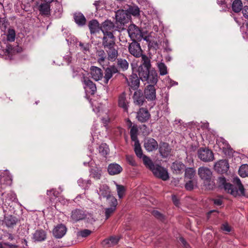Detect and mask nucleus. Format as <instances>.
Here are the masks:
<instances>
[{
  "instance_id": "obj_1",
  "label": "nucleus",
  "mask_w": 248,
  "mask_h": 248,
  "mask_svg": "<svg viewBox=\"0 0 248 248\" xmlns=\"http://www.w3.org/2000/svg\"><path fill=\"white\" fill-rule=\"evenodd\" d=\"M100 30L103 36L102 39V46L108 54L109 61H115L118 54V47L116 45V37L113 32L115 31H121L117 28V25L111 20L107 19L100 25Z\"/></svg>"
},
{
  "instance_id": "obj_2",
  "label": "nucleus",
  "mask_w": 248,
  "mask_h": 248,
  "mask_svg": "<svg viewBox=\"0 0 248 248\" xmlns=\"http://www.w3.org/2000/svg\"><path fill=\"white\" fill-rule=\"evenodd\" d=\"M137 71L142 81H147L149 84H156L157 82V73L154 68L152 67L150 58L146 55L142 56L141 63Z\"/></svg>"
},
{
  "instance_id": "obj_3",
  "label": "nucleus",
  "mask_w": 248,
  "mask_h": 248,
  "mask_svg": "<svg viewBox=\"0 0 248 248\" xmlns=\"http://www.w3.org/2000/svg\"><path fill=\"white\" fill-rule=\"evenodd\" d=\"M137 71L142 81H147L149 84H156L157 82V73L154 68L152 67L150 58L146 55L142 56L141 63Z\"/></svg>"
},
{
  "instance_id": "obj_4",
  "label": "nucleus",
  "mask_w": 248,
  "mask_h": 248,
  "mask_svg": "<svg viewBox=\"0 0 248 248\" xmlns=\"http://www.w3.org/2000/svg\"><path fill=\"white\" fill-rule=\"evenodd\" d=\"M234 185L227 183L226 178L223 176L218 177L217 180L218 187L224 189L227 193L234 197L245 196L246 189L240 179L238 177L234 179Z\"/></svg>"
},
{
  "instance_id": "obj_5",
  "label": "nucleus",
  "mask_w": 248,
  "mask_h": 248,
  "mask_svg": "<svg viewBox=\"0 0 248 248\" xmlns=\"http://www.w3.org/2000/svg\"><path fill=\"white\" fill-rule=\"evenodd\" d=\"M104 70V76L102 69L97 66H92L90 67V73L92 78L95 81L103 79V83L106 85L108 84L109 80L112 78L113 75L115 74H120V71L118 68L116 67L115 64L109 65L107 67H103Z\"/></svg>"
},
{
  "instance_id": "obj_6",
  "label": "nucleus",
  "mask_w": 248,
  "mask_h": 248,
  "mask_svg": "<svg viewBox=\"0 0 248 248\" xmlns=\"http://www.w3.org/2000/svg\"><path fill=\"white\" fill-rule=\"evenodd\" d=\"M127 13L124 10H118L115 12V24L121 31L125 29V25L131 21V16Z\"/></svg>"
},
{
  "instance_id": "obj_7",
  "label": "nucleus",
  "mask_w": 248,
  "mask_h": 248,
  "mask_svg": "<svg viewBox=\"0 0 248 248\" xmlns=\"http://www.w3.org/2000/svg\"><path fill=\"white\" fill-rule=\"evenodd\" d=\"M23 51L22 47L16 46L13 47L10 44H7L5 49L2 50L3 54L0 53L2 56H5V59L12 60L15 59V55L20 53Z\"/></svg>"
},
{
  "instance_id": "obj_8",
  "label": "nucleus",
  "mask_w": 248,
  "mask_h": 248,
  "mask_svg": "<svg viewBox=\"0 0 248 248\" xmlns=\"http://www.w3.org/2000/svg\"><path fill=\"white\" fill-rule=\"evenodd\" d=\"M198 156L200 160L204 162H209L214 159L213 151L206 147H200L197 152Z\"/></svg>"
},
{
  "instance_id": "obj_9",
  "label": "nucleus",
  "mask_w": 248,
  "mask_h": 248,
  "mask_svg": "<svg viewBox=\"0 0 248 248\" xmlns=\"http://www.w3.org/2000/svg\"><path fill=\"white\" fill-rule=\"evenodd\" d=\"M122 76L126 81L128 86L129 87V90H133L134 91L138 90L140 86V76L138 77L137 75L135 73H132L130 76L129 79L123 73H120L119 74ZM131 93H132L130 91Z\"/></svg>"
},
{
  "instance_id": "obj_10",
  "label": "nucleus",
  "mask_w": 248,
  "mask_h": 248,
  "mask_svg": "<svg viewBox=\"0 0 248 248\" xmlns=\"http://www.w3.org/2000/svg\"><path fill=\"white\" fill-rule=\"evenodd\" d=\"M127 31L131 40L140 41L143 38L142 30L134 24L128 26Z\"/></svg>"
},
{
  "instance_id": "obj_11",
  "label": "nucleus",
  "mask_w": 248,
  "mask_h": 248,
  "mask_svg": "<svg viewBox=\"0 0 248 248\" xmlns=\"http://www.w3.org/2000/svg\"><path fill=\"white\" fill-rule=\"evenodd\" d=\"M151 171L155 177L163 181H166L169 179L168 170L161 165L155 164Z\"/></svg>"
},
{
  "instance_id": "obj_12",
  "label": "nucleus",
  "mask_w": 248,
  "mask_h": 248,
  "mask_svg": "<svg viewBox=\"0 0 248 248\" xmlns=\"http://www.w3.org/2000/svg\"><path fill=\"white\" fill-rule=\"evenodd\" d=\"M132 42L129 43L128 47V51L130 54L136 58H139L145 54H143V51L141 49L140 43H138V40H132Z\"/></svg>"
},
{
  "instance_id": "obj_13",
  "label": "nucleus",
  "mask_w": 248,
  "mask_h": 248,
  "mask_svg": "<svg viewBox=\"0 0 248 248\" xmlns=\"http://www.w3.org/2000/svg\"><path fill=\"white\" fill-rule=\"evenodd\" d=\"M143 146L147 152H151L158 148V144L154 138L146 137L143 140Z\"/></svg>"
},
{
  "instance_id": "obj_14",
  "label": "nucleus",
  "mask_w": 248,
  "mask_h": 248,
  "mask_svg": "<svg viewBox=\"0 0 248 248\" xmlns=\"http://www.w3.org/2000/svg\"><path fill=\"white\" fill-rule=\"evenodd\" d=\"M229 169V164L226 159L219 160L214 165V170L218 173L224 174L227 173Z\"/></svg>"
},
{
  "instance_id": "obj_15",
  "label": "nucleus",
  "mask_w": 248,
  "mask_h": 248,
  "mask_svg": "<svg viewBox=\"0 0 248 248\" xmlns=\"http://www.w3.org/2000/svg\"><path fill=\"white\" fill-rule=\"evenodd\" d=\"M155 85L150 84L146 86L144 89L143 93L146 99L148 101H154L156 99V90Z\"/></svg>"
},
{
  "instance_id": "obj_16",
  "label": "nucleus",
  "mask_w": 248,
  "mask_h": 248,
  "mask_svg": "<svg viewBox=\"0 0 248 248\" xmlns=\"http://www.w3.org/2000/svg\"><path fill=\"white\" fill-rule=\"evenodd\" d=\"M133 103L135 105L141 106L147 103L143 92L141 90L135 91L133 95Z\"/></svg>"
},
{
  "instance_id": "obj_17",
  "label": "nucleus",
  "mask_w": 248,
  "mask_h": 248,
  "mask_svg": "<svg viewBox=\"0 0 248 248\" xmlns=\"http://www.w3.org/2000/svg\"><path fill=\"white\" fill-rule=\"evenodd\" d=\"M158 148L159 154L162 158H167L170 155L171 148L168 143L161 141L159 143Z\"/></svg>"
},
{
  "instance_id": "obj_18",
  "label": "nucleus",
  "mask_w": 248,
  "mask_h": 248,
  "mask_svg": "<svg viewBox=\"0 0 248 248\" xmlns=\"http://www.w3.org/2000/svg\"><path fill=\"white\" fill-rule=\"evenodd\" d=\"M151 118V114L147 108H140L137 112L136 118L140 122H147Z\"/></svg>"
},
{
  "instance_id": "obj_19",
  "label": "nucleus",
  "mask_w": 248,
  "mask_h": 248,
  "mask_svg": "<svg viewBox=\"0 0 248 248\" xmlns=\"http://www.w3.org/2000/svg\"><path fill=\"white\" fill-rule=\"evenodd\" d=\"M219 148L222 150L223 153L229 157L233 156V150L231 147V146L224 139L218 141L217 143Z\"/></svg>"
},
{
  "instance_id": "obj_20",
  "label": "nucleus",
  "mask_w": 248,
  "mask_h": 248,
  "mask_svg": "<svg viewBox=\"0 0 248 248\" xmlns=\"http://www.w3.org/2000/svg\"><path fill=\"white\" fill-rule=\"evenodd\" d=\"M67 228L62 224H58L53 230V234L56 238H62L66 233Z\"/></svg>"
},
{
  "instance_id": "obj_21",
  "label": "nucleus",
  "mask_w": 248,
  "mask_h": 248,
  "mask_svg": "<svg viewBox=\"0 0 248 248\" xmlns=\"http://www.w3.org/2000/svg\"><path fill=\"white\" fill-rule=\"evenodd\" d=\"M81 81L84 84V88L86 89L88 88L90 90V93L93 95L96 92V87L95 83H94L88 77H85L84 75L82 78Z\"/></svg>"
},
{
  "instance_id": "obj_22",
  "label": "nucleus",
  "mask_w": 248,
  "mask_h": 248,
  "mask_svg": "<svg viewBox=\"0 0 248 248\" xmlns=\"http://www.w3.org/2000/svg\"><path fill=\"white\" fill-rule=\"evenodd\" d=\"M198 175L200 178L203 181L212 177V172L211 170L205 167H201L198 169Z\"/></svg>"
},
{
  "instance_id": "obj_23",
  "label": "nucleus",
  "mask_w": 248,
  "mask_h": 248,
  "mask_svg": "<svg viewBox=\"0 0 248 248\" xmlns=\"http://www.w3.org/2000/svg\"><path fill=\"white\" fill-rule=\"evenodd\" d=\"M126 94L124 92L118 97V106L122 108L124 111L127 112L129 107V101L126 99Z\"/></svg>"
},
{
  "instance_id": "obj_24",
  "label": "nucleus",
  "mask_w": 248,
  "mask_h": 248,
  "mask_svg": "<svg viewBox=\"0 0 248 248\" xmlns=\"http://www.w3.org/2000/svg\"><path fill=\"white\" fill-rule=\"evenodd\" d=\"M170 168L173 173L181 174L184 171L186 166L181 161H175L172 163Z\"/></svg>"
},
{
  "instance_id": "obj_25",
  "label": "nucleus",
  "mask_w": 248,
  "mask_h": 248,
  "mask_svg": "<svg viewBox=\"0 0 248 248\" xmlns=\"http://www.w3.org/2000/svg\"><path fill=\"white\" fill-rule=\"evenodd\" d=\"M86 217V214L81 209H76L72 211L71 217L76 222L85 219Z\"/></svg>"
},
{
  "instance_id": "obj_26",
  "label": "nucleus",
  "mask_w": 248,
  "mask_h": 248,
  "mask_svg": "<svg viewBox=\"0 0 248 248\" xmlns=\"http://www.w3.org/2000/svg\"><path fill=\"white\" fill-rule=\"evenodd\" d=\"M102 196L104 198H106V202L109 207H115L116 208L118 205V201L116 198L111 194L110 192H106L105 194L103 193Z\"/></svg>"
},
{
  "instance_id": "obj_27",
  "label": "nucleus",
  "mask_w": 248,
  "mask_h": 248,
  "mask_svg": "<svg viewBox=\"0 0 248 248\" xmlns=\"http://www.w3.org/2000/svg\"><path fill=\"white\" fill-rule=\"evenodd\" d=\"M122 170V167L115 163L109 164L108 167V173L111 175L118 174L120 173Z\"/></svg>"
},
{
  "instance_id": "obj_28",
  "label": "nucleus",
  "mask_w": 248,
  "mask_h": 248,
  "mask_svg": "<svg viewBox=\"0 0 248 248\" xmlns=\"http://www.w3.org/2000/svg\"><path fill=\"white\" fill-rule=\"evenodd\" d=\"M18 218L12 215L4 216L3 222L8 228H13L17 223Z\"/></svg>"
},
{
  "instance_id": "obj_29",
  "label": "nucleus",
  "mask_w": 248,
  "mask_h": 248,
  "mask_svg": "<svg viewBox=\"0 0 248 248\" xmlns=\"http://www.w3.org/2000/svg\"><path fill=\"white\" fill-rule=\"evenodd\" d=\"M96 55L97 57V62L101 65L104 63L106 59L108 61V54L106 51V50L100 49L97 50L96 51Z\"/></svg>"
},
{
  "instance_id": "obj_30",
  "label": "nucleus",
  "mask_w": 248,
  "mask_h": 248,
  "mask_svg": "<svg viewBox=\"0 0 248 248\" xmlns=\"http://www.w3.org/2000/svg\"><path fill=\"white\" fill-rule=\"evenodd\" d=\"M88 26L91 34H94L101 31L100 25L96 19H92L90 21Z\"/></svg>"
},
{
  "instance_id": "obj_31",
  "label": "nucleus",
  "mask_w": 248,
  "mask_h": 248,
  "mask_svg": "<svg viewBox=\"0 0 248 248\" xmlns=\"http://www.w3.org/2000/svg\"><path fill=\"white\" fill-rule=\"evenodd\" d=\"M50 6L47 3H41L38 8L40 14L42 16L48 17L50 15Z\"/></svg>"
},
{
  "instance_id": "obj_32",
  "label": "nucleus",
  "mask_w": 248,
  "mask_h": 248,
  "mask_svg": "<svg viewBox=\"0 0 248 248\" xmlns=\"http://www.w3.org/2000/svg\"><path fill=\"white\" fill-rule=\"evenodd\" d=\"M46 232L42 230H37L33 235V238L35 241L41 242L46 239Z\"/></svg>"
},
{
  "instance_id": "obj_33",
  "label": "nucleus",
  "mask_w": 248,
  "mask_h": 248,
  "mask_svg": "<svg viewBox=\"0 0 248 248\" xmlns=\"http://www.w3.org/2000/svg\"><path fill=\"white\" fill-rule=\"evenodd\" d=\"M116 60H117V65L115 66L118 68L120 72L121 70L124 71L128 68L129 63L125 59L122 58L117 59V58Z\"/></svg>"
},
{
  "instance_id": "obj_34",
  "label": "nucleus",
  "mask_w": 248,
  "mask_h": 248,
  "mask_svg": "<svg viewBox=\"0 0 248 248\" xmlns=\"http://www.w3.org/2000/svg\"><path fill=\"white\" fill-rule=\"evenodd\" d=\"M75 22L79 26H83L85 25L86 19L84 16L81 13H75L74 15Z\"/></svg>"
},
{
  "instance_id": "obj_35",
  "label": "nucleus",
  "mask_w": 248,
  "mask_h": 248,
  "mask_svg": "<svg viewBox=\"0 0 248 248\" xmlns=\"http://www.w3.org/2000/svg\"><path fill=\"white\" fill-rule=\"evenodd\" d=\"M242 2L241 0H234L232 4V10L235 13H238L243 9Z\"/></svg>"
},
{
  "instance_id": "obj_36",
  "label": "nucleus",
  "mask_w": 248,
  "mask_h": 248,
  "mask_svg": "<svg viewBox=\"0 0 248 248\" xmlns=\"http://www.w3.org/2000/svg\"><path fill=\"white\" fill-rule=\"evenodd\" d=\"M134 150L137 156L140 158H141L145 155L143 154L142 150L141 149L140 144L139 141H136L134 142Z\"/></svg>"
},
{
  "instance_id": "obj_37",
  "label": "nucleus",
  "mask_w": 248,
  "mask_h": 248,
  "mask_svg": "<svg viewBox=\"0 0 248 248\" xmlns=\"http://www.w3.org/2000/svg\"><path fill=\"white\" fill-rule=\"evenodd\" d=\"M90 172L92 177L96 180L100 179L102 175V170L101 169L95 167L91 169Z\"/></svg>"
},
{
  "instance_id": "obj_38",
  "label": "nucleus",
  "mask_w": 248,
  "mask_h": 248,
  "mask_svg": "<svg viewBox=\"0 0 248 248\" xmlns=\"http://www.w3.org/2000/svg\"><path fill=\"white\" fill-rule=\"evenodd\" d=\"M141 158H142L143 164L145 167L151 171L155 164L154 163V162L149 157L146 155H144V156Z\"/></svg>"
},
{
  "instance_id": "obj_39",
  "label": "nucleus",
  "mask_w": 248,
  "mask_h": 248,
  "mask_svg": "<svg viewBox=\"0 0 248 248\" xmlns=\"http://www.w3.org/2000/svg\"><path fill=\"white\" fill-rule=\"evenodd\" d=\"M138 128L137 125L132 126L130 131L131 140L133 141H139L138 138Z\"/></svg>"
},
{
  "instance_id": "obj_40",
  "label": "nucleus",
  "mask_w": 248,
  "mask_h": 248,
  "mask_svg": "<svg viewBox=\"0 0 248 248\" xmlns=\"http://www.w3.org/2000/svg\"><path fill=\"white\" fill-rule=\"evenodd\" d=\"M203 183L205 188L208 190H213L216 187V184L212 177L205 180Z\"/></svg>"
},
{
  "instance_id": "obj_41",
  "label": "nucleus",
  "mask_w": 248,
  "mask_h": 248,
  "mask_svg": "<svg viewBox=\"0 0 248 248\" xmlns=\"http://www.w3.org/2000/svg\"><path fill=\"white\" fill-rule=\"evenodd\" d=\"M109 150L108 146L105 143H101L98 147L99 153L104 157L108 154Z\"/></svg>"
},
{
  "instance_id": "obj_42",
  "label": "nucleus",
  "mask_w": 248,
  "mask_h": 248,
  "mask_svg": "<svg viewBox=\"0 0 248 248\" xmlns=\"http://www.w3.org/2000/svg\"><path fill=\"white\" fill-rule=\"evenodd\" d=\"M130 16L133 15L135 16H140V9L137 6H130L128 9L126 10Z\"/></svg>"
},
{
  "instance_id": "obj_43",
  "label": "nucleus",
  "mask_w": 248,
  "mask_h": 248,
  "mask_svg": "<svg viewBox=\"0 0 248 248\" xmlns=\"http://www.w3.org/2000/svg\"><path fill=\"white\" fill-rule=\"evenodd\" d=\"M238 173L242 177L248 176V164L242 165L239 169Z\"/></svg>"
},
{
  "instance_id": "obj_44",
  "label": "nucleus",
  "mask_w": 248,
  "mask_h": 248,
  "mask_svg": "<svg viewBox=\"0 0 248 248\" xmlns=\"http://www.w3.org/2000/svg\"><path fill=\"white\" fill-rule=\"evenodd\" d=\"M185 176L186 178L192 179L195 176L196 171L193 168H185Z\"/></svg>"
},
{
  "instance_id": "obj_45",
  "label": "nucleus",
  "mask_w": 248,
  "mask_h": 248,
  "mask_svg": "<svg viewBox=\"0 0 248 248\" xmlns=\"http://www.w3.org/2000/svg\"><path fill=\"white\" fill-rule=\"evenodd\" d=\"M16 37V31L13 29H9L7 34V40L10 42L15 41Z\"/></svg>"
},
{
  "instance_id": "obj_46",
  "label": "nucleus",
  "mask_w": 248,
  "mask_h": 248,
  "mask_svg": "<svg viewBox=\"0 0 248 248\" xmlns=\"http://www.w3.org/2000/svg\"><path fill=\"white\" fill-rule=\"evenodd\" d=\"M152 215L158 220L164 222L166 218L165 216L157 210H154L152 212Z\"/></svg>"
},
{
  "instance_id": "obj_47",
  "label": "nucleus",
  "mask_w": 248,
  "mask_h": 248,
  "mask_svg": "<svg viewBox=\"0 0 248 248\" xmlns=\"http://www.w3.org/2000/svg\"><path fill=\"white\" fill-rule=\"evenodd\" d=\"M158 68L160 75L163 76L168 73L167 67L164 62H161L158 63Z\"/></svg>"
},
{
  "instance_id": "obj_48",
  "label": "nucleus",
  "mask_w": 248,
  "mask_h": 248,
  "mask_svg": "<svg viewBox=\"0 0 248 248\" xmlns=\"http://www.w3.org/2000/svg\"><path fill=\"white\" fill-rule=\"evenodd\" d=\"M117 191L118 197L120 199L123 198L125 193V188L123 185H117Z\"/></svg>"
},
{
  "instance_id": "obj_49",
  "label": "nucleus",
  "mask_w": 248,
  "mask_h": 248,
  "mask_svg": "<svg viewBox=\"0 0 248 248\" xmlns=\"http://www.w3.org/2000/svg\"><path fill=\"white\" fill-rule=\"evenodd\" d=\"M116 208L115 207H108L105 209V219L107 220L115 212Z\"/></svg>"
},
{
  "instance_id": "obj_50",
  "label": "nucleus",
  "mask_w": 248,
  "mask_h": 248,
  "mask_svg": "<svg viewBox=\"0 0 248 248\" xmlns=\"http://www.w3.org/2000/svg\"><path fill=\"white\" fill-rule=\"evenodd\" d=\"M93 5L96 7V11L102 10L105 7L106 2L104 0L95 1Z\"/></svg>"
},
{
  "instance_id": "obj_51",
  "label": "nucleus",
  "mask_w": 248,
  "mask_h": 248,
  "mask_svg": "<svg viewBox=\"0 0 248 248\" xmlns=\"http://www.w3.org/2000/svg\"><path fill=\"white\" fill-rule=\"evenodd\" d=\"M119 241V238L116 236H111L108 239H106L104 240V242L106 244H109L110 242L112 245L117 244Z\"/></svg>"
},
{
  "instance_id": "obj_52",
  "label": "nucleus",
  "mask_w": 248,
  "mask_h": 248,
  "mask_svg": "<svg viewBox=\"0 0 248 248\" xmlns=\"http://www.w3.org/2000/svg\"><path fill=\"white\" fill-rule=\"evenodd\" d=\"M126 160L127 163L132 166H137L134 157L132 155H127L126 156Z\"/></svg>"
},
{
  "instance_id": "obj_53",
  "label": "nucleus",
  "mask_w": 248,
  "mask_h": 248,
  "mask_svg": "<svg viewBox=\"0 0 248 248\" xmlns=\"http://www.w3.org/2000/svg\"><path fill=\"white\" fill-rule=\"evenodd\" d=\"M79 46L80 47L82 51L84 52V53H85L87 51H89L91 45L89 43L84 44L82 42H80Z\"/></svg>"
},
{
  "instance_id": "obj_54",
  "label": "nucleus",
  "mask_w": 248,
  "mask_h": 248,
  "mask_svg": "<svg viewBox=\"0 0 248 248\" xmlns=\"http://www.w3.org/2000/svg\"><path fill=\"white\" fill-rule=\"evenodd\" d=\"M148 47L149 48H153L157 50L158 48V44L156 41L154 40H150L148 42Z\"/></svg>"
},
{
  "instance_id": "obj_55",
  "label": "nucleus",
  "mask_w": 248,
  "mask_h": 248,
  "mask_svg": "<svg viewBox=\"0 0 248 248\" xmlns=\"http://www.w3.org/2000/svg\"><path fill=\"white\" fill-rule=\"evenodd\" d=\"M185 188L188 191H191L194 189V182L190 179L185 184Z\"/></svg>"
},
{
  "instance_id": "obj_56",
  "label": "nucleus",
  "mask_w": 248,
  "mask_h": 248,
  "mask_svg": "<svg viewBox=\"0 0 248 248\" xmlns=\"http://www.w3.org/2000/svg\"><path fill=\"white\" fill-rule=\"evenodd\" d=\"M4 184L6 185H11L12 183V177L9 175H4L2 177Z\"/></svg>"
},
{
  "instance_id": "obj_57",
  "label": "nucleus",
  "mask_w": 248,
  "mask_h": 248,
  "mask_svg": "<svg viewBox=\"0 0 248 248\" xmlns=\"http://www.w3.org/2000/svg\"><path fill=\"white\" fill-rule=\"evenodd\" d=\"M91 232V231L88 229H84L83 230L79 232V233L80 235L82 237H86L90 235Z\"/></svg>"
},
{
  "instance_id": "obj_58",
  "label": "nucleus",
  "mask_w": 248,
  "mask_h": 248,
  "mask_svg": "<svg viewBox=\"0 0 248 248\" xmlns=\"http://www.w3.org/2000/svg\"><path fill=\"white\" fill-rule=\"evenodd\" d=\"M211 201L217 206H220L223 204V201L221 199H212Z\"/></svg>"
},
{
  "instance_id": "obj_59",
  "label": "nucleus",
  "mask_w": 248,
  "mask_h": 248,
  "mask_svg": "<svg viewBox=\"0 0 248 248\" xmlns=\"http://www.w3.org/2000/svg\"><path fill=\"white\" fill-rule=\"evenodd\" d=\"M171 199L174 204L176 206H178L180 204V201L177 196L175 195H172L171 196Z\"/></svg>"
},
{
  "instance_id": "obj_60",
  "label": "nucleus",
  "mask_w": 248,
  "mask_h": 248,
  "mask_svg": "<svg viewBox=\"0 0 248 248\" xmlns=\"http://www.w3.org/2000/svg\"><path fill=\"white\" fill-rule=\"evenodd\" d=\"M180 241L182 243L183 246L185 247V248H190V247L189 245L187 243L186 241L185 240V239L183 237H181L179 238Z\"/></svg>"
},
{
  "instance_id": "obj_61",
  "label": "nucleus",
  "mask_w": 248,
  "mask_h": 248,
  "mask_svg": "<svg viewBox=\"0 0 248 248\" xmlns=\"http://www.w3.org/2000/svg\"><path fill=\"white\" fill-rule=\"evenodd\" d=\"M164 43L165 44V46H164L165 50L167 52H170L172 50L169 46L168 40H166L164 41Z\"/></svg>"
},
{
  "instance_id": "obj_62",
  "label": "nucleus",
  "mask_w": 248,
  "mask_h": 248,
  "mask_svg": "<svg viewBox=\"0 0 248 248\" xmlns=\"http://www.w3.org/2000/svg\"><path fill=\"white\" fill-rule=\"evenodd\" d=\"M242 12L244 17L248 20V6H244Z\"/></svg>"
},
{
  "instance_id": "obj_63",
  "label": "nucleus",
  "mask_w": 248,
  "mask_h": 248,
  "mask_svg": "<svg viewBox=\"0 0 248 248\" xmlns=\"http://www.w3.org/2000/svg\"><path fill=\"white\" fill-rule=\"evenodd\" d=\"M46 194L50 197L52 195H53L54 197H57L56 191L53 188L47 190Z\"/></svg>"
},
{
  "instance_id": "obj_64",
  "label": "nucleus",
  "mask_w": 248,
  "mask_h": 248,
  "mask_svg": "<svg viewBox=\"0 0 248 248\" xmlns=\"http://www.w3.org/2000/svg\"><path fill=\"white\" fill-rule=\"evenodd\" d=\"M221 229L224 231L227 232H231V228L229 225L227 223L226 224H223L221 227Z\"/></svg>"
}]
</instances>
